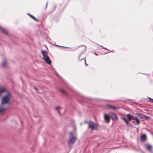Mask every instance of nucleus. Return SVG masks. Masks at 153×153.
Segmentation results:
<instances>
[{"instance_id":"obj_1","label":"nucleus","mask_w":153,"mask_h":153,"mask_svg":"<svg viewBox=\"0 0 153 153\" xmlns=\"http://www.w3.org/2000/svg\"><path fill=\"white\" fill-rule=\"evenodd\" d=\"M70 134L71 136L69 137V140L68 141V143L69 146L71 148L72 147L71 145L75 143L76 138L73 135L72 132H71Z\"/></svg>"},{"instance_id":"obj_2","label":"nucleus","mask_w":153,"mask_h":153,"mask_svg":"<svg viewBox=\"0 0 153 153\" xmlns=\"http://www.w3.org/2000/svg\"><path fill=\"white\" fill-rule=\"evenodd\" d=\"M11 98V94L10 93L8 92L7 94L3 97L2 100L1 104H7L8 103Z\"/></svg>"},{"instance_id":"obj_3","label":"nucleus","mask_w":153,"mask_h":153,"mask_svg":"<svg viewBox=\"0 0 153 153\" xmlns=\"http://www.w3.org/2000/svg\"><path fill=\"white\" fill-rule=\"evenodd\" d=\"M98 127L97 124L94 123L92 121H90L88 122V128H91V130H96Z\"/></svg>"},{"instance_id":"obj_4","label":"nucleus","mask_w":153,"mask_h":153,"mask_svg":"<svg viewBox=\"0 0 153 153\" xmlns=\"http://www.w3.org/2000/svg\"><path fill=\"white\" fill-rule=\"evenodd\" d=\"M43 59L49 65H50L51 64V61L50 60L49 57L48 56L44 57Z\"/></svg>"},{"instance_id":"obj_5","label":"nucleus","mask_w":153,"mask_h":153,"mask_svg":"<svg viewBox=\"0 0 153 153\" xmlns=\"http://www.w3.org/2000/svg\"><path fill=\"white\" fill-rule=\"evenodd\" d=\"M56 75L59 77V78H60L62 82H63V83L68 87L69 88V85H68L67 82L65 81L64 79H62L61 77L59 75V74L56 73Z\"/></svg>"},{"instance_id":"obj_6","label":"nucleus","mask_w":153,"mask_h":153,"mask_svg":"<svg viewBox=\"0 0 153 153\" xmlns=\"http://www.w3.org/2000/svg\"><path fill=\"white\" fill-rule=\"evenodd\" d=\"M110 117L108 114H104V119L108 123L110 122Z\"/></svg>"},{"instance_id":"obj_7","label":"nucleus","mask_w":153,"mask_h":153,"mask_svg":"<svg viewBox=\"0 0 153 153\" xmlns=\"http://www.w3.org/2000/svg\"><path fill=\"white\" fill-rule=\"evenodd\" d=\"M7 91V90L5 88L0 87V97H1V94Z\"/></svg>"},{"instance_id":"obj_8","label":"nucleus","mask_w":153,"mask_h":153,"mask_svg":"<svg viewBox=\"0 0 153 153\" xmlns=\"http://www.w3.org/2000/svg\"><path fill=\"white\" fill-rule=\"evenodd\" d=\"M106 106L107 107L109 108L113 109L114 110L119 109L120 108L119 107H115L114 106H112L109 105H107Z\"/></svg>"},{"instance_id":"obj_9","label":"nucleus","mask_w":153,"mask_h":153,"mask_svg":"<svg viewBox=\"0 0 153 153\" xmlns=\"http://www.w3.org/2000/svg\"><path fill=\"white\" fill-rule=\"evenodd\" d=\"M146 139V135L145 134H143L140 136V141L141 142H143L145 141Z\"/></svg>"},{"instance_id":"obj_10","label":"nucleus","mask_w":153,"mask_h":153,"mask_svg":"<svg viewBox=\"0 0 153 153\" xmlns=\"http://www.w3.org/2000/svg\"><path fill=\"white\" fill-rule=\"evenodd\" d=\"M126 115L129 121L131 119H134V117L132 115L130 114H127Z\"/></svg>"},{"instance_id":"obj_11","label":"nucleus","mask_w":153,"mask_h":153,"mask_svg":"<svg viewBox=\"0 0 153 153\" xmlns=\"http://www.w3.org/2000/svg\"><path fill=\"white\" fill-rule=\"evenodd\" d=\"M122 119H123L125 121L127 126L129 127L131 126V123H129V122L127 121V120L126 119V118L125 117H122Z\"/></svg>"},{"instance_id":"obj_12","label":"nucleus","mask_w":153,"mask_h":153,"mask_svg":"<svg viewBox=\"0 0 153 153\" xmlns=\"http://www.w3.org/2000/svg\"><path fill=\"white\" fill-rule=\"evenodd\" d=\"M146 149L149 151H151V148H152V146L149 145V144H146Z\"/></svg>"},{"instance_id":"obj_13","label":"nucleus","mask_w":153,"mask_h":153,"mask_svg":"<svg viewBox=\"0 0 153 153\" xmlns=\"http://www.w3.org/2000/svg\"><path fill=\"white\" fill-rule=\"evenodd\" d=\"M0 31L2 33H4L6 35H8V34L7 32L4 29V28H0Z\"/></svg>"},{"instance_id":"obj_14","label":"nucleus","mask_w":153,"mask_h":153,"mask_svg":"<svg viewBox=\"0 0 153 153\" xmlns=\"http://www.w3.org/2000/svg\"><path fill=\"white\" fill-rule=\"evenodd\" d=\"M112 119L113 120H117L118 119V117L117 115L114 113H113L112 115Z\"/></svg>"},{"instance_id":"obj_15","label":"nucleus","mask_w":153,"mask_h":153,"mask_svg":"<svg viewBox=\"0 0 153 153\" xmlns=\"http://www.w3.org/2000/svg\"><path fill=\"white\" fill-rule=\"evenodd\" d=\"M138 114L141 117H144L146 120H148V118H149L148 116H145V115H143L141 114Z\"/></svg>"},{"instance_id":"obj_16","label":"nucleus","mask_w":153,"mask_h":153,"mask_svg":"<svg viewBox=\"0 0 153 153\" xmlns=\"http://www.w3.org/2000/svg\"><path fill=\"white\" fill-rule=\"evenodd\" d=\"M47 53L48 52L47 51H45V50H44L42 51V54L43 57H45V56H47Z\"/></svg>"},{"instance_id":"obj_17","label":"nucleus","mask_w":153,"mask_h":153,"mask_svg":"<svg viewBox=\"0 0 153 153\" xmlns=\"http://www.w3.org/2000/svg\"><path fill=\"white\" fill-rule=\"evenodd\" d=\"M133 120H136V123H135V124L137 125H139L140 124V120L137 118L134 117Z\"/></svg>"},{"instance_id":"obj_18","label":"nucleus","mask_w":153,"mask_h":153,"mask_svg":"<svg viewBox=\"0 0 153 153\" xmlns=\"http://www.w3.org/2000/svg\"><path fill=\"white\" fill-rule=\"evenodd\" d=\"M60 106H57L56 108V110H57V112L59 114V115H60L61 113L60 112Z\"/></svg>"},{"instance_id":"obj_19","label":"nucleus","mask_w":153,"mask_h":153,"mask_svg":"<svg viewBox=\"0 0 153 153\" xmlns=\"http://www.w3.org/2000/svg\"><path fill=\"white\" fill-rule=\"evenodd\" d=\"M27 15L34 20H36V21H38V20L35 17H34L33 16L28 14H27Z\"/></svg>"},{"instance_id":"obj_20","label":"nucleus","mask_w":153,"mask_h":153,"mask_svg":"<svg viewBox=\"0 0 153 153\" xmlns=\"http://www.w3.org/2000/svg\"><path fill=\"white\" fill-rule=\"evenodd\" d=\"M60 92L65 95H66L67 94V93L63 89H61L60 90Z\"/></svg>"},{"instance_id":"obj_21","label":"nucleus","mask_w":153,"mask_h":153,"mask_svg":"<svg viewBox=\"0 0 153 153\" xmlns=\"http://www.w3.org/2000/svg\"><path fill=\"white\" fill-rule=\"evenodd\" d=\"M6 63L5 60H4L3 62L1 64V65L3 67H5L6 66Z\"/></svg>"},{"instance_id":"obj_22","label":"nucleus","mask_w":153,"mask_h":153,"mask_svg":"<svg viewBox=\"0 0 153 153\" xmlns=\"http://www.w3.org/2000/svg\"><path fill=\"white\" fill-rule=\"evenodd\" d=\"M6 110L5 108H0V113Z\"/></svg>"},{"instance_id":"obj_23","label":"nucleus","mask_w":153,"mask_h":153,"mask_svg":"<svg viewBox=\"0 0 153 153\" xmlns=\"http://www.w3.org/2000/svg\"><path fill=\"white\" fill-rule=\"evenodd\" d=\"M83 47V48H84V52H85L86 49V48H87V47L85 45H83L82 46Z\"/></svg>"},{"instance_id":"obj_24","label":"nucleus","mask_w":153,"mask_h":153,"mask_svg":"<svg viewBox=\"0 0 153 153\" xmlns=\"http://www.w3.org/2000/svg\"><path fill=\"white\" fill-rule=\"evenodd\" d=\"M34 89L38 92V89L36 88L35 86L34 87Z\"/></svg>"},{"instance_id":"obj_25","label":"nucleus","mask_w":153,"mask_h":153,"mask_svg":"<svg viewBox=\"0 0 153 153\" xmlns=\"http://www.w3.org/2000/svg\"><path fill=\"white\" fill-rule=\"evenodd\" d=\"M149 99L150 100V102H151L153 103V99H152V98H150V97H149Z\"/></svg>"},{"instance_id":"obj_26","label":"nucleus","mask_w":153,"mask_h":153,"mask_svg":"<svg viewBox=\"0 0 153 153\" xmlns=\"http://www.w3.org/2000/svg\"><path fill=\"white\" fill-rule=\"evenodd\" d=\"M99 46L101 47H102L103 48V49H105V50H108V49L107 48H105L103 46H102V45H99Z\"/></svg>"},{"instance_id":"obj_27","label":"nucleus","mask_w":153,"mask_h":153,"mask_svg":"<svg viewBox=\"0 0 153 153\" xmlns=\"http://www.w3.org/2000/svg\"><path fill=\"white\" fill-rule=\"evenodd\" d=\"M55 45V46H59V47H63V48H67V47H63V46H61L57 45Z\"/></svg>"},{"instance_id":"obj_28","label":"nucleus","mask_w":153,"mask_h":153,"mask_svg":"<svg viewBox=\"0 0 153 153\" xmlns=\"http://www.w3.org/2000/svg\"><path fill=\"white\" fill-rule=\"evenodd\" d=\"M48 2H47V3H46V7H45V9H46L47 8V5H48Z\"/></svg>"},{"instance_id":"obj_29","label":"nucleus","mask_w":153,"mask_h":153,"mask_svg":"<svg viewBox=\"0 0 153 153\" xmlns=\"http://www.w3.org/2000/svg\"><path fill=\"white\" fill-rule=\"evenodd\" d=\"M86 98L88 100H91L92 99L91 98H89L88 97Z\"/></svg>"},{"instance_id":"obj_30","label":"nucleus","mask_w":153,"mask_h":153,"mask_svg":"<svg viewBox=\"0 0 153 153\" xmlns=\"http://www.w3.org/2000/svg\"><path fill=\"white\" fill-rule=\"evenodd\" d=\"M84 61H85V65H86L87 66L88 65L87 64V63L86 62L85 60V59Z\"/></svg>"},{"instance_id":"obj_31","label":"nucleus","mask_w":153,"mask_h":153,"mask_svg":"<svg viewBox=\"0 0 153 153\" xmlns=\"http://www.w3.org/2000/svg\"><path fill=\"white\" fill-rule=\"evenodd\" d=\"M87 122H88V121L87 120H85V123H87Z\"/></svg>"},{"instance_id":"obj_32","label":"nucleus","mask_w":153,"mask_h":153,"mask_svg":"<svg viewBox=\"0 0 153 153\" xmlns=\"http://www.w3.org/2000/svg\"><path fill=\"white\" fill-rule=\"evenodd\" d=\"M81 54L79 56V57H78V59L79 60V59L80 58V55H81Z\"/></svg>"},{"instance_id":"obj_33","label":"nucleus","mask_w":153,"mask_h":153,"mask_svg":"<svg viewBox=\"0 0 153 153\" xmlns=\"http://www.w3.org/2000/svg\"><path fill=\"white\" fill-rule=\"evenodd\" d=\"M84 60V59H81L79 60V61H81V60Z\"/></svg>"},{"instance_id":"obj_34","label":"nucleus","mask_w":153,"mask_h":153,"mask_svg":"<svg viewBox=\"0 0 153 153\" xmlns=\"http://www.w3.org/2000/svg\"><path fill=\"white\" fill-rule=\"evenodd\" d=\"M95 53V55H97V54H96V53Z\"/></svg>"},{"instance_id":"obj_35","label":"nucleus","mask_w":153,"mask_h":153,"mask_svg":"<svg viewBox=\"0 0 153 153\" xmlns=\"http://www.w3.org/2000/svg\"><path fill=\"white\" fill-rule=\"evenodd\" d=\"M22 124V122L21 121Z\"/></svg>"}]
</instances>
